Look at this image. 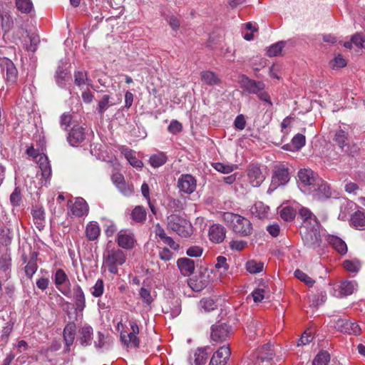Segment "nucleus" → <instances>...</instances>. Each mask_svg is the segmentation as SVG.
I'll list each match as a JSON object with an SVG mask.
<instances>
[{
	"label": "nucleus",
	"instance_id": "28",
	"mask_svg": "<svg viewBox=\"0 0 365 365\" xmlns=\"http://www.w3.org/2000/svg\"><path fill=\"white\" fill-rule=\"evenodd\" d=\"M305 142V136L298 133L292 138L291 143L286 144L283 146V149L289 151H297L304 146Z\"/></svg>",
	"mask_w": 365,
	"mask_h": 365
},
{
	"label": "nucleus",
	"instance_id": "11",
	"mask_svg": "<svg viewBox=\"0 0 365 365\" xmlns=\"http://www.w3.org/2000/svg\"><path fill=\"white\" fill-rule=\"evenodd\" d=\"M116 242L120 247L130 250L134 247L135 243L134 234L130 230H120L117 235Z\"/></svg>",
	"mask_w": 365,
	"mask_h": 365
},
{
	"label": "nucleus",
	"instance_id": "31",
	"mask_svg": "<svg viewBox=\"0 0 365 365\" xmlns=\"http://www.w3.org/2000/svg\"><path fill=\"white\" fill-rule=\"evenodd\" d=\"M358 287V284L356 281H343L339 285V295L348 296L353 294Z\"/></svg>",
	"mask_w": 365,
	"mask_h": 365
},
{
	"label": "nucleus",
	"instance_id": "43",
	"mask_svg": "<svg viewBox=\"0 0 365 365\" xmlns=\"http://www.w3.org/2000/svg\"><path fill=\"white\" fill-rule=\"evenodd\" d=\"M294 275L296 278L303 282L306 285H307L309 287H313V285L315 283V281L314 279H312L308 274H307L300 269H296L294 271Z\"/></svg>",
	"mask_w": 365,
	"mask_h": 365
},
{
	"label": "nucleus",
	"instance_id": "23",
	"mask_svg": "<svg viewBox=\"0 0 365 365\" xmlns=\"http://www.w3.org/2000/svg\"><path fill=\"white\" fill-rule=\"evenodd\" d=\"M299 214L303 221L301 228H304L306 226H317V224H320L317 217L306 207L301 208Z\"/></svg>",
	"mask_w": 365,
	"mask_h": 365
},
{
	"label": "nucleus",
	"instance_id": "18",
	"mask_svg": "<svg viewBox=\"0 0 365 365\" xmlns=\"http://www.w3.org/2000/svg\"><path fill=\"white\" fill-rule=\"evenodd\" d=\"M336 326L341 332L354 335H358L361 333V328L359 324L346 319H339L336 322Z\"/></svg>",
	"mask_w": 365,
	"mask_h": 365
},
{
	"label": "nucleus",
	"instance_id": "26",
	"mask_svg": "<svg viewBox=\"0 0 365 365\" xmlns=\"http://www.w3.org/2000/svg\"><path fill=\"white\" fill-rule=\"evenodd\" d=\"M269 207L262 202H255L250 208L251 214L259 219L267 218L269 215Z\"/></svg>",
	"mask_w": 365,
	"mask_h": 365
},
{
	"label": "nucleus",
	"instance_id": "29",
	"mask_svg": "<svg viewBox=\"0 0 365 365\" xmlns=\"http://www.w3.org/2000/svg\"><path fill=\"white\" fill-rule=\"evenodd\" d=\"M70 78V71H68L67 68L64 66H58L55 75L56 82L58 86L61 88H65L66 82Z\"/></svg>",
	"mask_w": 365,
	"mask_h": 365
},
{
	"label": "nucleus",
	"instance_id": "14",
	"mask_svg": "<svg viewBox=\"0 0 365 365\" xmlns=\"http://www.w3.org/2000/svg\"><path fill=\"white\" fill-rule=\"evenodd\" d=\"M3 72H6L5 80L8 85H13L17 79L18 71L14 63L9 58H4L1 63Z\"/></svg>",
	"mask_w": 365,
	"mask_h": 365
},
{
	"label": "nucleus",
	"instance_id": "12",
	"mask_svg": "<svg viewBox=\"0 0 365 365\" xmlns=\"http://www.w3.org/2000/svg\"><path fill=\"white\" fill-rule=\"evenodd\" d=\"M278 349H279L278 346L274 347L273 345L268 343L262 346L256 353H254L252 358L253 360L256 359L257 361L260 360L261 361H271L276 354Z\"/></svg>",
	"mask_w": 365,
	"mask_h": 365
},
{
	"label": "nucleus",
	"instance_id": "51",
	"mask_svg": "<svg viewBox=\"0 0 365 365\" xmlns=\"http://www.w3.org/2000/svg\"><path fill=\"white\" fill-rule=\"evenodd\" d=\"M104 292V282L103 279H98L91 288V294L95 297H100Z\"/></svg>",
	"mask_w": 365,
	"mask_h": 365
},
{
	"label": "nucleus",
	"instance_id": "55",
	"mask_svg": "<svg viewBox=\"0 0 365 365\" xmlns=\"http://www.w3.org/2000/svg\"><path fill=\"white\" fill-rule=\"evenodd\" d=\"M140 296L144 303L150 304L153 302V297L150 294V292L147 289L142 287L140 290Z\"/></svg>",
	"mask_w": 365,
	"mask_h": 365
},
{
	"label": "nucleus",
	"instance_id": "35",
	"mask_svg": "<svg viewBox=\"0 0 365 365\" xmlns=\"http://www.w3.org/2000/svg\"><path fill=\"white\" fill-rule=\"evenodd\" d=\"M38 163L41 170V175L45 178H48L51 175V168L47 156L44 155H39Z\"/></svg>",
	"mask_w": 365,
	"mask_h": 365
},
{
	"label": "nucleus",
	"instance_id": "1",
	"mask_svg": "<svg viewBox=\"0 0 365 365\" xmlns=\"http://www.w3.org/2000/svg\"><path fill=\"white\" fill-rule=\"evenodd\" d=\"M126 259V254L119 248L108 247L103 253V264L110 273L114 274H118V267L122 266Z\"/></svg>",
	"mask_w": 365,
	"mask_h": 365
},
{
	"label": "nucleus",
	"instance_id": "9",
	"mask_svg": "<svg viewBox=\"0 0 365 365\" xmlns=\"http://www.w3.org/2000/svg\"><path fill=\"white\" fill-rule=\"evenodd\" d=\"M247 176L250 184L254 187H259L266 178L265 174L257 164H252L247 168Z\"/></svg>",
	"mask_w": 365,
	"mask_h": 365
},
{
	"label": "nucleus",
	"instance_id": "58",
	"mask_svg": "<svg viewBox=\"0 0 365 365\" xmlns=\"http://www.w3.org/2000/svg\"><path fill=\"white\" fill-rule=\"evenodd\" d=\"M21 200V192L19 188H15L14 192L10 195V201L14 206L19 205Z\"/></svg>",
	"mask_w": 365,
	"mask_h": 365
},
{
	"label": "nucleus",
	"instance_id": "45",
	"mask_svg": "<svg viewBox=\"0 0 365 365\" xmlns=\"http://www.w3.org/2000/svg\"><path fill=\"white\" fill-rule=\"evenodd\" d=\"M212 166L217 171L224 174L230 173L237 168L235 165L225 164L222 163H213Z\"/></svg>",
	"mask_w": 365,
	"mask_h": 365
},
{
	"label": "nucleus",
	"instance_id": "44",
	"mask_svg": "<svg viewBox=\"0 0 365 365\" xmlns=\"http://www.w3.org/2000/svg\"><path fill=\"white\" fill-rule=\"evenodd\" d=\"M167 158L165 154L160 153L153 155L150 158V163L154 168L162 166L166 163Z\"/></svg>",
	"mask_w": 365,
	"mask_h": 365
},
{
	"label": "nucleus",
	"instance_id": "7",
	"mask_svg": "<svg viewBox=\"0 0 365 365\" xmlns=\"http://www.w3.org/2000/svg\"><path fill=\"white\" fill-rule=\"evenodd\" d=\"M232 230L240 236H247L251 234L252 227L249 220L239 215H231Z\"/></svg>",
	"mask_w": 365,
	"mask_h": 365
},
{
	"label": "nucleus",
	"instance_id": "61",
	"mask_svg": "<svg viewBox=\"0 0 365 365\" xmlns=\"http://www.w3.org/2000/svg\"><path fill=\"white\" fill-rule=\"evenodd\" d=\"M246 245L247 242L243 240H233L230 242V248L237 251L242 250Z\"/></svg>",
	"mask_w": 365,
	"mask_h": 365
},
{
	"label": "nucleus",
	"instance_id": "42",
	"mask_svg": "<svg viewBox=\"0 0 365 365\" xmlns=\"http://www.w3.org/2000/svg\"><path fill=\"white\" fill-rule=\"evenodd\" d=\"M131 216L133 220L137 222H143L146 218V211L142 206H136L132 213Z\"/></svg>",
	"mask_w": 365,
	"mask_h": 365
},
{
	"label": "nucleus",
	"instance_id": "13",
	"mask_svg": "<svg viewBox=\"0 0 365 365\" xmlns=\"http://www.w3.org/2000/svg\"><path fill=\"white\" fill-rule=\"evenodd\" d=\"M196 186V180L190 174L182 175L178 180V187L180 192L184 193H192L195 190Z\"/></svg>",
	"mask_w": 365,
	"mask_h": 365
},
{
	"label": "nucleus",
	"instance_id": "56",
	"mask_svg": "<svg viewBox=\"0 0 365 365\" xmlns=\"http://www.w3.org/2000/svg\"><path fill=\"white\" fill-rule=\"evenodd\" d=\"M215 267L218 269H222L221 272H225L228 269V264L227 263L226 257L223 256H219L217 258V262L215 264Z\"/></svg>",
	"mask_w": 365,
	"mask_h": 365
},
{
	"label": "nucleus",
	"instance_id": "8",
	"mask_svg": "<svg viewBox=\"0 0 365 365\" xmlns=\"http://www.w3.org/2000/svg\"><path fill=\"white\" fill-rule=\"evenodd\" d=\"M53 281L56 288L66 297H71V282L66 274V272L61 269H58L53 277Z\"/></svg>",
	"mask_w": 365,
	"mask_h": 365
},
{
	"label": "nucleus",
	"instance_id": "62",
	"mask_svg": "<svg viewBox=\"0 0 365 365\" xmlns=\"http://www.w3.org/2000/svg\"><path fill=\"white\" fill-rule=\"evenodd\" d=\"M182 124L178 120H172L168 125V130L171 133H178L182 130Z\"/></svg>",
	"mask_w": 365,
	"mask_h": 365
},
{
	"label": "nucleus",
	"instance_id": "30",
	"mask_svg": "<svg viewBox=\"0 0 365 365\" xmlns=\"http://www.w3.org/2000/svg\"><path fill=\"white\" fill-rule=\"evenodd\" d=\"M85 233L88 240H96L101 235V228L98 222L94 221L89 222L86 226Z\"/></svg>",
	"mask_w": 365,
	"mask_h": 365
},
{
	"label": "nucleus",
	"instance_id": "41",
	"mask_svg": "<svg viewBox=\"0 0 365 365\" xmlns=\"http://www.w3.org/2000/svg\"><path fill=\"white\" fill-rule=\"evenodd\" d=\"M348 140V133L341 129H339L336 131L334 136V141L337 143V145L343 148L347 143Z\"/></svg>",
	"mask_w": 365,
	"mask_h": 365
},
{
	"label": "nucleus",
	"instance_id": "24",
	"mask_svg": "<svg viewBox=\"0 0 365 365\" xmlns=\"http://www.w3.org/2000/svg\"><path fill=\"white\" fill-rule=\"evenodd\" d=\"M177 265L183 276H190L195 270V262L192 259L182 257L178 259Z\"/></svg>",
	"mask_w": 365,
	"mask_h": 365
},
{
	"label": "nucleus",
	"instance_id": "49",
	"mask_svg": "<svg viewBox=\"0 0 365 365\" xmlns=\"http://www.w3.org/2000/svg\"><path fill=\"white\" fill-rule=\"evenodd\" d=\"M284 46V43L283 41H279L270 46L267 51V53L269 57L277 56L281 53Z\"/></svg>",
	"mask_w": 365,
	"mask_h": 365
},
{
	"label": "nucleus",
	"instance_id": "63",
	"mask_svg": "<svg viewBox=\"0 0 365 365\" xmlns=\"http://www.w3.org/2000/svg\"><path fill=\"white\" fill-rule=\"evenodd\" d=\"M264 293L265 290L264 289L258 288L255 289L252 293L254 301L255 302H262L264 297Z\"/></svg>",
	"mask_w": 365,
	"mask_h": 365
},
{
	"label": "nucleus",
	"instance_id": "60",
	"mask_svg": "<svg viewBox=\"0 0 365 365\" xmlns=\"http://www.w3.org/2000/svg\"><path fill=\"white\" fill-rule=\"evenodd\" d=\"M186 253L190 257H200L202 254V249L199 246H192L187 250Z\"/></svg>",
	"mask_w": 365,
	"mask_h": 365
},
{
	"label": "nucleus",
	"instance_id": "27",
	"mask_svg": "<svg viewBox=\"0 0 365 365\" xmlns=\"http://www.w3.org/2000/svg\"><path fill=\"white\" fill-rule=\"evenodd\" d=\"M120 340L127 348H138L139 346L140 340L135 333L121 331Z\"/></svg>",
	"mask_w": 365,
	"mask_h": 365
},
{
	"label": "nucleus",
	"instance_id": "47",
	"mask_svg": "<svg viewBox=\"0 0 365 365\" xmlns=\"http://www.w3.org/2000/svg\"><path fill=\"white\" fill-rule=\"evenodd\" d=\"M110 98L108 95H103L98 101L97 110L100 115H103L105 111L112 106V104L110 103Z\"/></svg>",
	"mask_w": 365,
	"mask_h": 365
},
{
	"label": "nucleus",
	"instance_id": "48",
	"mask_svg": "<svg viewBox=\"0 0 365 365\" xmlns=\"http://www.w3.org/2000/svg\"><path fill=\"white\" fill-rule=\"evenodd\" d=\"M343 265L346 270L354 273L358 272L361 267V264L357 259L345 260L343 263Z\"/></svg>",
	"mask_w": 365,
	"mask_h": 365
},
{
	"label": "nucleus",
	"instance_id": "64",
	"mask_svg": "<svg viewBox=\"0 0 365 365\" xmlns=\"http://www.w3.org/2000/svg\"><path fill=\"white\" fill-rule=\"evenodd\" d=\"M37 270V265L36 263L29 262L25 267L26 274L29 277H31Z\"/></svg>",
	"mask_w": 365,
	"mask_h": 365
},
{
	"label": "nucleus",
	"instance_id": "40",
	"mask_svg": "<svg viewBox=\"0 0 365 365\" xmlns=\"http://www.w3.org/2000/svg\"><path fill=\"white\" fill-rule=\"evenodd\" d=\"M125 158L127 159L128 163L135 168H140L143 167V163L138 160L134 153L131 150L125 149L123 152Z\"/></svg>",
	"mask_w": 365,
	"mask_h": 365
},
{
	"label": "nucleus",
	"instance_id": "25",
	"mask_svg": "<svg viewBox=\"0 0 365 365\" xmlns=\"http://www.w3.org/2000/svg\"><path fill=\"white\" fill-rule=\"evenodd\" d=\"M328 243L333 247L339 253L344 255L347 252V246L345 242L340 237L329 235L326 238Z\"/></svg>",
	"mask_w": 365,
	"mask_h": 365
},
{
	"label": "nucleus",
	"instance_id": "15",
	"mask_svg": "<svg viewBox=\"0 0 365 365\" xmlns=\"http://www.w3.org/2000/svg\"><path fill=\"white\" fill-rule=\"evenodd\" d=\"M230 332V327L226 324L213 325L212 327L211 339L213 341L221 343L228 338Z\"/></svg>",
	"mask_w": 365,
	"mask_h": 365
},
{
	"label": "nucleus",
	"instance_id": "2",
	"mask_svg": "<svg viewBox=\"0 0 365 365\" xmlns=\"http://www.w3.org/2000/svg\"><path fill=\"white\" fill-rule=\"evenodd\" d=\"M167 226L182 237H187L192 233L191 223L182 217L173 214L167 218Z\"/></svg>",
	"mask_w": 365,
	"mask_h": 365
},
{
	"label": "nucleus",
	"instance_id": "33",
	"mask_svg": "<svg viewBox=\"0 0 365 365\" xmlns=\"http://www.w3.org/2000/svg\"><path fill=\"white\" fill-rule=\"evenodd\" d=\"M207 349L208 347L197 349L195 351L193 357L191 356L190 358V361L194 359L195 365H204L208 359V353L207 352Z\"/></svg>",
	"mask_w": 365,
	"mask_h": 365
},
{
	"label": "nucleus",
	"instance_id": "4",
	"mask_svg": "<svg viewBox=\"0 0 365 365\" xmlns=\"http://www.w3.org/2000/svg\"><path fill=\"white\" fill-rule=\"evenodd\" d=\"M299 187L300 190L307 194L319 179L311 169H301L298 173Z\"/></svg>",
	"mask_w": 365,
	"mask_h": 365
},
{
	"label": "nucleus",
	"instance_id": "19",
	"mask_svg": "<svg viewBox=\"0 0 365 365\" xmlns=\"http://www.w3.org/2000/svg\"><path fill=\"white\" fill-rule=\"evenodd\" d=\"M225 228L218 224H214L209 228L208 236L210 241L214 243H221L225 238Z\"/></svg>",
	"mask_w": 365,
	"mask_h": 365
},
{
	"label": "nucleus",
	"instance_id": "6",
	"mask_svg": "<svg viewBox=\"0 0 365 365\" xmlns=\"http://www.w3.org/2000/svg\"><path fill=\"white\" fill-rule=\"evenodd\" d=\"M290 179L288 168L284 166H277L275 168L272 177L271 185L268 189V192H271L281 185H286Z\"/></svg>",
	"mask_w": 365,
	"mask_h": 365
},
{
	"label": "nucleus",
	"instance_id": "32",
	"mask_svg": "<svg viewBox=\"0 0 365 365\" xmlns=\"http://www.w3.org/2000/svg\"><path fill=\"white\" fill-rule=\"evenodd\" d=\"M202 81L210 86L219 85L221 82L220 78L215 72L211 71H204L200 74Z\"/></svg>",
	"mask_w": 365,
	"mask_h": 365
},
{
	"label": "nucleus",
	"instance_id": "22",
	"mask_svg": "<svg viewBox=\"0 0 365 365\" xmlns=\"http://www.w3.org/2000/svg\"><path fill=\"white\" fill-rule=\"evenodd\" d=\"M84 128L80 125L72 128L68 136V141L72 146H77L85 139Z\"/></svg>",
	"mask_w": 365,
	"mask_h": 365
},
{
	"label": "nucleus",
	"instance_id": "34",
	"mask_svg": "<svg viewBox=\"0 0 365 365\" xmlns=\"http://www.w3.org/2000/svg\"><path fill=\"white\" fill-rule=\"evenodd\" d=\"M76 334V326L74 324H67L63 330V339L66 346L70 347L74 341Z\"/></svg>",
	"mask_w": 365,
	"mask_h": 365
},
{
	"label": "nucleus",
	"instance_id": "3",
	"mask_svg": "<svg viewBox=\"0 0 365 365\" xmlns=\"http://www.w3.org/2000/svg\"><path fill=\"white\" fill-rule=\"evenodd\" d=\"M301 235L304 245L310 249L317 250L321 247V225L301 228Z\"/></svg>",
	"mask_w": 365,
	"mask_h": 365
},
{
	"label": "nucleus",
	"instance_id": "16",
	"mask_svg": "<svg viewBox=\"0 0 365 365\" xmlns=\"http://www.w3.org/2000/svg\"><path fill=\"white\" fill-rule=\"evenodd\" d=\"M70 298H72L74 302L76 310L82 312L86 307V297L79 284H76L73 286Z\"/></svg>",
	"mask_w": 365,
	"mask_h": 365
},
{
	"label": "nucleus",
	"instance_id": "57",
	"mask_svg": "<svg viewBox=\"0 0 365 365\" xmlns=\"http://www.w3.org/2000/svg\"><path fill=\"white\" fill-rule=\"evenodd\" d=\"M116 187L120 190V192L125 196H129L133 192V186L126 184L125 182H123L119 186Z\"/></svg>",
	"mask_w": 365,
	"mask_h": 365
},
{
	"label": "nucleus",
	"instance_id": "54",
	"mask_svg": "<svg viewBox=\"0 0 365 365\" xmlns=\"http://www.w3.org/2000/svg\"><path fill=\"white\" fill-rule=\"evenodd\" d=\"M351 43L357 47L365 48V36L362 34H356L351 38Z\"/></svg>",
	"mask_w": 365,
	"mask_h": 365
},
{
	"label": "nucleus",
	"instance_id": "52",
	"mask_svg": "<svg viewBox=\"0 0 365 365\" xmlns=\"http://www.w3.org/2000/svg\"><path fill=\"white\" fill-rule=\"evenodd\" d=\"M280 216L285 221H291L295 217V211L291 207H284L280 211Z\"/></svg>",
	"mask_w": 365,
	"mask_h": 365
},
{
	"label": "nucleus",
	"instance_id": "59",
	"mask_svg": "<svg viewBox=\"0 0 365 365\" xmlns=\"http://www.w3.org/2000/svg\"><path fill=\"white\" fill-rule=\"evenodd\" d=\"M200 305L202 308L205 309L206 312H210L215 309V303L214 301L211 299H203L200 301Z\"/></svg>",
	"mask_w": 365,
	"mask_h": 365
},
{
	"label": "nucleus",
	"instance_id": "37",
	"mask_svg": "<svg viewBox=\"0 0 365 365\" xmlns=\"http://www.w3.org/2000/svg\"><path fill=\"white\" fill-rule=\"evenodd\" d=\"M80 335L79 340L82 346L91 344L93 335V329L91 327H83L80 330Z\"/></svg>",
	"mask_w": 365,
	"mask_h": 365
},
{
	"label": "nucleus",
	"instance_id": "5",
	"mask_svg": "<svg viewBox=\"0 0 365 365\" xmlns=\"http://www.w3.org/2000/svg\"><path fill=\"white\" fill-rule=\"evenodd\" d=\"M307 194L311 195L314 200L324 201L331 197V190L328 183L319 178Z\"/></svg>",
	"mask_w": 365,
	"mask_h": 365
},
{
	"label": "nucleus",
	"instance_id": "21",
	"mask_svg": "<svg viewBox=\"0 0 365 365\" xmlns=\"http://www.w3.org/2000/svg\"><path fill=\"white\" fill-rule=\"evenodd\" d=\"M209 282L208 276L205 273L194 276L188 280L190 287L195 292L202 290L209 284Z\"/></svg>",
	"mask_w": 365,
	"mask_h": 365
},
{
	"label": "nucleus",
	"instance_id": "38",
	"mask_svg": "<svg viewBox=\"0 0 365 365\" xmlns=\"http://www.w3.org/2000/svg\"><path fill=\"white\" fill-rule=\"evenodd\" d=\"M351 224L356 229H361L365 226V213L361 211L354 212L351 218Z\"/></svg>",
	"mask_w": 365,
	"mask_h": 365
},
{
	"label": "nucleus",
	"instance_id": "39",
	"mask_svg": "<svg viewBox=\"0 0 365 365\" xmlns=\"http://www.w3.org/2000/svg\"><path fill=\"white\" fill-rule=\"evenodd\" d=\"M245 268L250 274H257L263 270L264 263L262 262L251 259L247 262Z\"/></svg>",
	"mask_w": 365,
	"mask_h": 365
},
{
	"label": "nucleus",
	"instance_id": "17",
	"mask_svg": "<svg viewBox=\"0 0 365 365\" xmlns=\"http://www.w3.org/2000/svg\"><path fill=\"white\" fill-rule=\"evenodd\" d=\"M230 354L229 346H222L213 354L209 365H225Z\"/></svg>",
	"mask_w": 365,
	"mask_h": 365
},
{
	"label": "nucleus",
	"instance_id": "10",
	"mask_svg": "<svg viewBox=\"0 0 365 365\" xmlns=\"http://www.w3.org/2000/svg\"><path fill=\"white\" fill-rule=\"evenodd\" d=\"M67 205L71 211V213L74 216L80 217L86 216L88 214V205L82 197L76 198L75 202L68 200Z\"/></svg>",
	"mask_w": 365,
	"mask_h": 365
},
{
	"label": "nucleus",
	"instance_id": "20",
	"mask_svg": "<svg viewBox=\"0 0 365 365\" xmlns=\"http://www.w3.org/2000/svg\"><path fill=\"white\" fill-rule=\"evenodd\" d=\"M241 86L248 93L255 94L264 88V83L251 80L245 76L241 78Z\"/></svg>",
	"mask_w": 365,
	"mask_h": 365
},
{
	"label": "nucleus",
	"instance_id": "53",
	"mask_svg": "<svg viewBox=\"0 0 365 365\" xmlns=\"http://www.w3.org/2000/svg\"><path fill=\"white\" fill-rule=\"evenodd\" d=\"M330 65L332 68H343L346 65V61L341 55H338L330 62Z\"/></svg>",
	"mask_w": 365,
	"mask_h": 365
},
{
	"label": "nucleus",
	"instance_id": "46",
	"mask_svg": "<svg viewBox=\"0 0 365 365\" xmlns=\"http://www.w3.org/2000/svg\"><path fill=\"white\" fill-rule=\"evenodd\" d=\"M16 6L19 11L26 14L29 13L33 8L31 0H16Z\"/></svg>",
	"mask_w": 365,
	"mask_h": 365
},
{
	"label": "nucleus",
	"instance_id": "36",
	"mask_svg": "<svg viewBox=\"0 0 365 365\" xmlns=\"http://www.w3.org/2000/svg\"><path fill=\"white\" fill-rule=\"evenodd\" d=\"M74 83L78 86L87 84L88 86L93 88L92 81L88 78L87 73L82 71H75L74 73Z\"/></svg>",
	"mask_w": 365,
	"mask_h": 365
},
{
	"label": "nucleus",
	"instance_id": "50",
	"mask_svg": "<svg viewBox=\"0 0 365 365\" xmlns=\"http://www.w3.org/2000/svg\"><path fill=\"white\" fill-rule=\"evenodd\" d=\"M329 359V354L327 351L319 352L314 358L312 365H327Z\"/></svg>",
	"mask_w": 365,
	"mask_h": 365
}]
</instances>
